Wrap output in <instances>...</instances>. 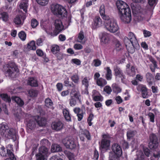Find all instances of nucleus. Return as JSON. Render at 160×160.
I'll return each mask as SVG.
<instances>
[{"instance_id":"nucleus-24","label":"nucleus","mask_w":160,"mask_h":160,"mask_svg":"<svg viewBox=\"0 0 160 160\" xmlns=\"http://www.w3.org/2000/svg\"><path fill=\"white\" fill-rule=\"evenodd\" d=\"M28 84L32 87H36L38 86L37 80L33 78H28Z\"/></svg>"},{"instance_id":"nucleus-56","label":"nucleus","mask_w":160,"mask_h":160,"mask_svg":"<svg viewBox=\"0 0 160 160\" xmlns=\"http://www.w3.org/2000/svg\"><path fill=\"white\" fill-rule=\"evenodd\" d=\"M148 116L151 122H155V115L152 112H150L148 114Z\"/></svg>"},{"instance_id":"nucleus-47","label":"nucleus","mask_w":160,"mask_h":160,"mask_svg":"<svg viewBox=\"0 0 160 160\" xmlns=\"http://www.w3.org/2000/svg\"><path fill=\"white\" fill-rule=\"evenodd\" d=\"M31 26L33 28H36L38 25L39 23L35 19H32L31 21Z\"/></svg>"},{"instance_id":"nucleus-45","label":"nucleus","mask_w":160,"mask_h":160,"mask_svg":"<svg viewBox=\"0 0 160 160\" xmlns=\"http://www.w3.org/2000/svg\"><path fill=\"white\" fill-rule=\"evenodd\" d=\"M45 105L48 108H51L53 105V102L52 100L49 98H46L45 101Z\"/></svg>"},{"instance_id":"nucleus-27","label":"nucleus","mask_w":160,"mask_h":160,"mask_svg":"<svg viewBox=\"0 0 160 160\" xmlns=\"http://www.w3.org/2000/svg\"><path fill=\"white\" fill-rule=\"evenodd\" d=\"M99 12L102 18L104 21L106 20L108 17H110L109 16L105 14L104 6L103 4L100 7Z\"/></svg>"},{"instance_id":"nucleus-3","label":"nucleus","mask_w":160,"mask_h":160,"mask_svg":"<svg viewBox=\"0 0 160 160\" xmlns=\"http://www.w3.org/2000/svg\"><path fill=\"white\" fill-rule=\"evenodd\" d=\"M124 41L127 49L129 53H133L135 51V48H138L139 46L136 37L134 34L132 32H129L128 38H125Z\"/></svg>"},{"instance_id":"nucleus-26","label":"nucleus","mask_w":160,"mask_h":160,"mask_svg":"<svg viewBox=\"0 0 160 160\" xmlns=\"http://www.w3.org/2000/svg\"><path fill=\"white\" fill-rule=\"evenodd\" d=\"M96 82L97 84L101 88L103 87L107 83V81L102 78H99Z\"/></svg>"},{"instance_id":"nucleus-54","label":"nucleus","mask_w":160,"mask_h":160,"mask_svg":"<svg viewBox=\"0 0 160 160\" xmlns=\"http://www.w3.org/2000/svg\"><path fill=\"white\" fill-rule=\"evenodd\" d=\"M71 62L72 64H74L77 65H79L81 64V61L77 58H74L72 59Z\"/></svg>"},{"instance_id":"nucleus-55","label":"nucleus","mask_w":160,"mask_h":160,"mask_svg":"<svg viewBox=\"0 0 160 160\" xmlns=\"http://www.w3.org/2000/svg\"><path fill=\"white\" fill-rule=\"evenodd\" d=\"M93 118V115L92 114H90L87 120V122L89 126H91L92 124L91 121Z\"/></svg>"},{"instance_id":"nucleus-11","label":"nucleus","mask_w":160,"mask_h":160,"mask_svg":"<svg viewBox=\"0 0 160 160\" xmlns=\"http://www.w3.org/2000/svg\"><path fill=\"white\" fill-rule=\"evenodd\" d=\"M110 136L108 134H104L101 141V147L102 149L107 150L110 144Z\"/></svg>"},{"instance_id":"nucleus-38","label":"nucleus","mask_w":160,"mask_h":160,"mask_svg":"<svg viewBox=\"0 0 160 160\" xmlns=\"http://www.w3.org/2000/svg\"><path fill=\"white\" fill-rule=\"evenodd\" d=\"M150 61L152 63L150 66V69L152 72H154L155 68H157L156 62L152 58H150Z\"/></svg>"},{"instance_id":"nucleus-37","label":"nucleus","mask_w":160,"mask_h":160,"mask_svg":"<svg viewBox=\"0 0 160 160\" xmlns=\"http://www.w3.org/2000/svg\"><path fill=\"white\" fill-rule=\"evenodd\" d=\"M84 38L83 32L82 31H80L78 35L77 41L81 43H84L85 41H83Z\"/></svg>"},{"instance_id":"nucleus-32","label":"nucleus","mask_w":160,"mask_h":160,"mask_svg":"<svg viewBox=\"0 0 160 160\" xmlns=\"http://www.w3.org/2000/svg\"><path fill=\"white\" fill-rule=\"evenodd\" d=\"M62 148L60 146L57 144H52L51 147V151L52 152L60 151Z\"/></svg>"},{"instance_id":"nucleus-36","label":"nucleus","mask_w":160,"mask_h":160,"mask_svg":"<svg viewBox=\"0 0 160 160\" xmlns=\"http://www.w3.org/2000/svg\"><path fill=\"white\" fill-rule=\"evenodd\" d=\"M131 7L132 8V12L134 14H138L140 12L141 9L140 7L139 6H135L133 4L131 5Z\"/></svg>"},{"instance_id":"nucleus-5","label":"nucleus","mask_w":160,"mask_h":160,"mask_svg":"<svg viewBox=\"0 0 160 160\" xmlns=\"http://www.w3.org/2000/svg\"><path fill=\"white\" fill-rule=\"evenodd\" d=\"M46 119L38 116L31 117L27 124L28 127L30 129H33L35 127L36 122L40 126H45L46 124Z\"/></svg>"},{"instance_id":"nucleus-15","label":"nucleus","mask_w":160,"mask_h":160,"mask_svg":"<svg viewBox=\"0 0 160 160\" xmlns=\"http://www.w3.org/2000/svg\"><path fill=\"white\" fill-rule=\"evenodd\" d=\"M102 44L108 43L110 41V35L105 32H101L99 35Z\"/></svg>"},{"instance_id":"nucleus-34","label":"nucleus","mask_w":160,"mask_h":160,"mask_svg":"<svg viewBox=\"0 0 160 160\" xmlns=\"http://www.w3.org/2000/svg\"><path fill=\"white\" fill-rule=\"evenodd\" d=\"M147 80L149 85H151L153 83V78L152 74L150 73H147L146 74Z\"/></svg>"},{"instance_id":"nucleus-30","label":"nucleus","mask_w":160,"mask_h":160,"mask_svg":"<svg viewBox=\"0 0 160 160\" xmlns=\"http://www.w3.org/2000/svg\"><path fill=\"white\" fill-rule=\"evenodd\" d=\"M7 126L3 123L0 125V132L1 134L5 135V136H6L7 132L6 131L8 129L7 128Z\"/></svg>"},{"instance_id":"nucleus-1","label":"nucleus","mask_w":160,"mask_h":160,"mask_svg":"<svg viewBox=\"0 0 160 160\" xmlns=\"http://www.w3.org/2000/svg\"><path fill=\"white\" fill-rule=\"evenodd\" d=\"M118 14L121 19L124 23H128L132 20L131 13L128 5L122 1L116 2Z\"/></svg>"},{"instance_id":"nucleus-49","label":"nucleus","mask_w":160,"mask_h":160,"mask_svg":"<svg viewBox=\"0 0 160 160\" xmlns=\"http://www.w3.org/2000/svg\"><path fill=\"white\" fill-rule=\"evenodd\" d=\"M112 90L111 87L108 85H107L105 86L103 89V91L108 94H111L112 92Z\"/></svg>"},{"instance_id":"nucleus-6","label":"nucleus","mask_w":160,"mask_h":160,"mask_svg":"<svg viewBox=\"0 0 160 160\" xmlns=\"http://www.w3.org/2000/svg\"><path fill=\"white\" fill-rule=\"evenodd\" d=\"M112 152L110 153L109 160H119V158L122 154V150L119 144L115 143L112 147Z\"/></svg>"},{"instance_id":"nucleus-29","label":"nucleus","mask_w":160,"mask_h":160,"mask_svg":"<svg viewBox=\"0 0 160 160\" xmlns=\"http://www.w3.org/2000/svg\"><path fill=\"white\" fill-rule=\"evenodd\" d=\"M9 16L8 13L5 12L0 11V19L4 22H7L8 20Z\"/></svg>"},{"instance_id":"nucleus-8","label":"nucleus","mask_w":160,"mask_h":160,"mask_svg":"<svg viewBox=\"0 0 160 160\" xmlns=\"http://www.w3.org/2000/svg\"><path fill=\"white\" fill-rule=\"evenodd\" d=\"M82 100L81 95L78 91L72 89L70 92V97L69 99V103L71 107L76 105L78 103H81Z\"/></svg>"},{"instance_id":"nucleus-20","label":"nucleus","mask_w":160,"mask_h":160,"mask_svg":"<svg viewBox=\"0 0 160 160\" xmlns=\"http://www.w3.org/2000/svg\"><path fill=\"white\" fill-rule=\"evenodd\" d=\"M102 21L101 18L98 16L96 17L93 19L92 27L94 28L99 27L102 25Z\"/></svg>"},{"instance_id":"nucleus-44","label":"nucleus","mask_w":160,"mask_h":160,"mask_svg":"<svg viewBox=\"0 0 160 160\" xmlns=\"http://www.w3.org/2000/svg\"><path fill=\"white\" fill-rule=\"evenodd\" d=\"M28 95L30 97H36L38 95L37 91L33 89H30L28 91Z\"/></svg>"},{"instance_id":"nucleus-40","label":"nucleus","mask_w":160,"mask_h":160,"mask_svg":"<svg viewBox=\"0 0 160 160\" xmlns=\"http://www.w3.org/2000/svg\"><path fill=\"white\" fill-rule=\"evenodd\" d=\"M28 48L31 50H35L36 49V46L35 44V42L34 41H31L28 44Z\"/></svg>"},{"instance_id":"nucleus-9","label":"nucleus","mask_w":160,"mask_h":160,"mask_svg":"<svg viewBox=\"0 0 160 160\" xmlns=\"http://www.w3.org/2000/svg\"><path fill=\"white\" fill-rule=\"evenodd\" d=\"M62 142L67 148L71 149H76L77 150L79 148V145L78 142H74L73 139L71 137H67L63 139Z\"/></svg>"},{"instance_id":"nucleus-59","label":"nucleus","mask_w":160,"mask_h":160,"mask_svg":"<svg viewBox=\"0 0 160 160\" xmlns=\"http://www.w3.org/2000/svg\"><path fill=\"white\" fill-rule=\"evenodd\" d=\"M158 0H148L149 4L151 6H155Z\"/></svg>"},{"instance_id":"nucleus-52","label":"nucleus","mask_w":160,"mask_h":160,"mask_svg":"<svg viewBox=\"0 0 160 160\" xmlns=\"http://www.w3.org/2000/svg\"><path fill=\"white\" fill-rule=\"evenodd\" d=\"M115 48L116 50L118 51H119L121 49L122 46L119 41H117L115 42Z\"/></svg>"},{"instance_id":"nucleus-61","label":"nucleus","mask_w":160,"mask_h":160,"mask_svg":"<svg viewBox=\"0 0 160 160\" xmlns=\"http://www.w3.org/2000/svg\"><path fill=\"white\" fill-rule=\"evenodd\" d=\"M69 93L68 90H66L62 91L61 93V96L62 97H65L68 96Z\"/></svg>"},{"instance_id":"nucleus-58","label":"nucleus","mask_w":160,"mask_h":160,"mask_svg":"<svg viewBox=\"0 0 160 160\" xmlns=\"http://www.w3.org/2000/svg\"><path fill=\"white\" fill-rule=\"evenodd\" d=\"M6 154L5 148L3 146H1L0 147V155L4 156L6 155Z\"/></svg>"},{"instance_id":"nucleus-16","label":"nucleus","mask_w":160,"mask_h":160,"mask_svg":"<svg viewBox=\"0 0 160 160\" xmlns=\"http://www.w3.org/2000/svg\"><path fill=\"white\" fill-rule=\"evenodd\" d=\"M6 131L7 132L6 135H7L10 138L13 139L14 141L17 139L18 133V130L17 129L11 128L7 130Z\"/></svg>"},{"instance_id":"nucleus-21","label":"nucleus","mask_w":160,"mask_h":160,"mask_svg":"<svg viewBox=\"0 0 160 160\" xmlns=\"http://www.w3.org/2000/svg\"><path fill=\"white\" fill-rule=\"evenodd\" d=\"M11 145H8L7 148V153L8 155L9 158H10L12 160H16V158L14 154L11 151L12 150V147Z\"/></svg>"},{"instance_id":"nucleus-31","label":"nucleus","mask_w":160,"mask_h":160,"mask_svg":"<svg viewBox=\"0 0 160 160\" xmlns=\"http://www.w3.org/2000/svg\"><path fill=\"white\" fill-rule=\"evenodd\" d=\"M90 78L89 77H85L83 78L82 81V85L86 88V89L87 90L89 85V81Z\"/></svg>"},{"instance_id":"nucleus-19","label":"nucleus","mask_w":160,"mask_h":160,"mask_svg":"<svg viewBox=\"0 0 160 160\" xmlns=\"http://www.w3.org/2000/svg\"><path fill=\"white\" fill-rule=\"evenodd\" d=\"M63 124L60 121H56L53 122L52 124V127L53 129L56 131L61 130L63 128Z\"/></svg>"},{"instance_id":"nucleus-39","label":"nucleus","mask_w":160,"mask_h":160,"mask_svg":"<svg viewBox=\"0 0 160 160\" xmlns=\"http://www.w3.org/2000/svg\"><path fill=\"white\" fill-rule=\"evenodd\" d=\"M136 131L132 130H128L127 133V138L128 139H130L133 137L136 134Z\"/></svg>"},{"instance_id":"nucleus-2","label":"nucleus","mask_w":160,"mask_h":160,"mask_svg":"<svg viewBox=\"0 0 160 160\" xmlns=\"http://www.w3.org/2000/svg\"><path fill=\"white\" fill-rule=\"evenodd\" d=\"M51 10L52 13L58 17L63 18L67 16L66 18L67 21L64 25L65 27L69 25L71 22V16L70 15H67V11L65 8L59 4H53L52 5Z\"/></svg>"},{"instance_id":"nucleus-23","label":"nucleus","mask_w":160,"mask_h":160,"mask_svg":"<svg viewBox=\"0 0 160 160\" xmlns=\"http://www.w3.org/2000/svg\"><path fill=\"white\" fill-rule=\"evenodd\" d=\"M114 70L116 76L121 78L122 82L125 83L124 77L121 70L119 68L116 67L114 68Z\"/></svg>"},{"instance_id":"nucleus-33","label":"nucleus","mask_w":160,"mask_h":160,"mask_svg":"<svg viewBox=\"0 0 160 160\" xmlns=\"http://www.w3.org/2000/svg\"><path fill=\"white\" fill-rule=\"evenodd\" d=\"M136 156L137 158L135 159L136 160H144L145 156L142 151H138L137 152Z\"/></svg>"},{"instance_id":"nucleus-64","label":"nucleus","mask_w":160,"mask_h":160,"mask_svg":"<svg viewBox=\"0 0 160 160\" xmlns=\"http://www.w3.org/2000/svg\"><path fill=\"white\" fill-rule=\"evenodd\" d=\"M83 135L85 136L88 140L90 139L91 137L90 134L88 131L84 130L83 132Z\"/></svg>"},{"instance_id":"nucleus-60","label":"nucleus","mask_w":160,"mask_h":160,"mask_svg":"<svg viewBox=\"0 0 160 160\" xmlns=\"http://www.w3.org/2000/svg\"><path fill=\"white\" fill-rule=\"evenodd\" d=\"M73 48L76 50H79L83 48L82 46L80 44H75L73 46Z\"/></svg>"},{"instance_id":"nucleus-25","label":"nucleus","mask_w":160,"mask_h":160,"mask_svg":"<svg viewBox=\"0 0 160 160\" xmlns=\"http://www.w3.org/2000/svg\"><path fill=\"white\" fill-rule=\"evenodd\" d=\"M105 70L106 71L105 78L108 80H110L112 79V71L109 67L105 68Z\"/></svg>"},{"instance_id":"nucleus-43","label":"nucleus","mask_w":160,"mask_h":160,"mask_svg":"<svg viewBox=\"0 0 160 160\" xmlns=\"http://www.w3.org/2000/svg\"><path fill=\"white\" fill-rule=\"evenodd\" d=\"M1 97L3 100L6 102H9L11 100L10 96L6 94H1Z\"/></svg>"},{"instance_id":"nucleus-63","label":"nucleus","mask_w":160,"mask_h":160,"mask_svg":"<svg viewBox=\"0 0 160 160\" xmlns=\"http://www.w3.org/2000/svg\"><path fill=\"white\" fill-rule=\"evenodd\" d=\"M56 54V56L58 60H61L64 57V55L63 53L60 52Z\"/></svg>"},{"instance_id":"nucleus-53","label":"nucleus","mask_w":160,"mask_h":160,"mask_svg":"<svg viewBox=\"0 0 160 160\" xmlns=\"http://www.w3.org/2000/svg\"><path fill=\"white\" fill-rule=\"evenodd\" d=\"M136 69L134 66H132L131 68L130 71L128 72V74L131 76H134L136 74Z\"/></svg>"},{"instance_id":"nucleus-62","label":"nucleus","mask_w":160,"mask_h":160,"mask_svg":"<svg viewBox=\"0 0 160 160\" xmlns=\"http://www.w3.org/2000/svg\"><path fill=\"white\" fill-rule=\"evenodd\" d=\"M115 100H116L117 103L118 104H120L122 103L123 102V99L121 97L119 96L116 97L115 98Z\"/></svg>"},{"instance_id":"nucleus-41","label":"nucleus","mask_w":160,"mask_h":160,"mask_svg":"<svg viewBox=\"0 0 160 160\" xmlns=\"http://www.w3.org/2000/svg\"><path fill=\"white\" fill-rule=\"evenodd\" d=\"M63 113L65 119L68 121H70L71 117L68 110L64 109L63 110Z\"/></svg>"},{"instance_id":"nucleus-4","label":"nucleus","mask_w":160,"mask_h":160,"mask_svg":"<svg viewBox=\"0 0 160 160\" xmlns=\"http://www.w3.org/2000/svg\"><path fill=\"white\" fill-rule=\"evenodd\" d=\"M105 28L108 32L114 33L119 31V28L117 21L114 19L108 18L104 22Z\"/></svg>"},{"instance_id":"nucleus-18","label":"nucleus","mask_w":160,"mask_h":160,"mask_svg":"<svg viewBox=\"0 0 160 160\" xmlns=\"http://www.w3.org/2000/svg\"><path fill=\"white\" fill-rule=\"evenodd\" d=\"M92 97L94 101H102L103 100V97L98 91L95 90H93L92 91Z\"/></svg>"},{"instance_id":"nucleus-10","label":"nucleus","mask_w":160,"mask_h":160,"mask_svg":"<svg viewBox=\"0 0 160 160\" xmlns=\"http://www.w3.org/2000/svg\"><path fill=\"white\" fill-rule=\"evenodd\" d=\"M49 154L48 149L42 146L39 149V153L36 155L37 160H46Z\"/></svg>"},{"instance_id":"nucleus-12","label":"nucleus","mask_w":160,"mask_h":160,"mask_svg":"<svg viewBox=\"0 0 160 160\" xmlns=\"http://www.w3.org/2000/svg\"><path fill=\"white\" fill-rule=\"evenodd\" d=\"M54 25L55 29L54 31V33L56 35H57L61 31L65 29L64 26L60 19H58L55 20Z\"/></svg>"},{"instance_id":"nucleus-35","label":"nucleus","mask_w":160,"mask_h":160,"mask_svg":"<svg viewBox=\"0 0 160 160\" xmlns=\"http://www.w3.org/2000/svg\"><path fill=\"white\" fill-rule=\"evenodd\" d=\"M12 100L14 101L17 104L20 106H22L24 104V102L20 98L18 97H12Z\"/></svg>"},{"instance_id":"nucleus-22","label":"nucleus","mask_w":160,"mask_h":160,"mask_svg":"<svg viewBox=\"0 0 160 160\" xmlns=\"http://www.w3.org/2000/svg\"><path fill=\"white\" fill-rule=\"evenodd\" d=\"M28 6V0H23L19 4V8L20 9L23 10L25 12L27 11V9Z\"/></svg>"},{"instance_id":"nucleus-42","label":"nucleus","mask_w":160,"mask_h":160,"mask_svg":"<svg viewBox=\"0 0 160 160\" xmlns=\"http://www.w3.org/2000/svg\"><path fill=\"white\" fill-rule=\"evenodd\" d=\"M60 50L58 46L56 45H54L52 46L51 51L53 54H56Z\"/></svg>"},{"instance_id":"nucleus-13","label":"nucleus","mask_w":160,"mask_h":160,"mask_svg":"<svg viewBox=\"0 0 160 160\" xmlns=\"http://www.w3.org/2000/svg\"><path fill=\"white\" fill-rule=\"evenodd\" d=\"M150 141L149 143V147L151 149H154L158 145V142L156 135L151 134L150 136Z\"/></svg>"},{"instance_id":"nucleus-46","label":"nucleus","mask_w":160,"mask_h":160,"mask_svg":"<svg viewBox=\"0 0 160 160\" xmlns=\"http://www.w3.org/2000/svg\"><path fill=\"white\" fill-rule=\"evenodd\" d=\"M18 35L19 37L23 41L25 40L26 38V35L24 31H21L18 33Z\"/></svg>"},{"instance_id":"nucleus-48","label":"nucleus","mask_w":160,"mask_h":160,"mask_svg":"<svg viewBox=\"0 0 160 160\" xmlns=\"http://www.w3.org/2000/svg\"><path fill=\"white\" fill-rule=\"evenodd\" d=\"M36 1L39 4L42 6L46 5L49 2V0H36Z\"/></svg>"},{"instance_id":"nucleus-50","label":"nucleus","mask_w":160,"mask_h":160,"mask_svg":"<svg viewBox=\"0 0 160 160\" xmlns=\"http://www.w3.org/2000/svg\"><path fill=\"white\" fill-rule=\"evenodd\" d=\"M37 55L40 57H42L43 58H45L46 57L45 54L43 52V51L40 49H38L36 51Z\"/></svg>"},{"instance_id":"nucleus-51","label":"nucleus","mask_w":160,"mask_h":160,"mask_svg":"<svg viewBox=\"0 0 160 160\" xmlns=\"http://www.w3.org/2000/svg\"><path fill=\"white\" fill-rule=\"evenodd\" d=\"M72 80L75 83H78L79 80L78 76L77 74H74L71 77Z\"/></svg>"},{"instance_id":"nucleus-57","label":"nucleus","mask_w":160,"mask_h":160,"mask_svg":"<svg viewBox=\"0 0 160 160\" xmlns=\"http://www.w3.org/2000/svg\"><path fill=\"white\" fill-rule=\"evenodd\" d=\"M101 61L98 59H95L93 61L92 64L95 67H97L101 65Z\"/></svg>"},{"instance_id":"nucleus-14","label":"nucleus","mask_w":160,"mask_h":160,"mask_svg":"<svg viewBox=\"0 0 160 160\" xmlns=\"http://www.w3.org/2000/svg\"><path fill=\"white\" fill-rule=\"evenodd\" d=\"M26 16L23 13L17 15L13 19V22L16 25H22L26 19Z\"/></svg>"},{"instance_id":"nucleus-28","label":"nucleus","mask_w":160,"mask_h":160,"mask_svg":"<svg viewBox=\"0 0 160 160\" xmlns=\"http://www.w3.org/2000/svg\"><path fill=\"white\" fill-rule=\"evenodd\" d=\"M111 86L113 91L114 93L117 94L121 92L122 89L117 84L113 83L112 85Z\"/></svg>"},{"instance_id":"nucleus-17","label":"nucleus","mask_w":160,"mask_h":160,"mask_svg":"<svg viewBox=\"0 0 160 160\" xmlns=\"http://www.w3.org/2000/svg\"><path fill=\"white\" fill-rule=\"evenodd\" d=\"M137 89L138 91H141L142 96L143 98H146L148 97V89L146 86L142 84L139 85L137 87Z\"/></svg>"},{"instance_id":"nucleus-7","label":"nucleus","mask_w":160,"mask_h":160,"mask_svg":"<svg viewBox=\"0 0 160 160\" xmlns=\"http://www.w3.org/2000/svg\"><path fill=\"white\" fill-rule=\"evenodd\" d=\"M3 69L6 75L8 76H14L16 73H17L18 72L17 66L13 62H9L5 65Z\"/></svg>"}]
</instances>
